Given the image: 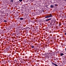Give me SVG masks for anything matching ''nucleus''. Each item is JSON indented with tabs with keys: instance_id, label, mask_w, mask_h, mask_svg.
I'll use <instances>...</instances> for the list:
<instances>
[{
	"instance_id": "nucleus-3",
	"label": "nucleus",
	"mask_w": 66,
	"mask_h": 66,
	"mask_svg": "<svg viewBox=\"0 0 66 66\" xmlns=\"http://www.w3.org/2000/svg\"><path fill=\"white\" fill-rule=\"evenodd\" d=\"M50 7L51 8H53L54 7V5H51L50 6Z\"/></svg>"
},
{
	"instance_id": "nucleus-22",
	"label": "nucleus",
	"mask_w": 66,
	"mask_h": 66,
	"mask_svg": "<svg viewBox=\"0 0 66 66\" xmlns=\"http://www.w3.org/2000/svg\"><path fill=\"white\" fill-rule=\"evenodd\" d=\"M57 23H58V22H57Z\"/></svg>"
},
{
	"instance_id": "nucleus-18",
	"label": "nucleus",
	"mask_w": 66,
	"mask_h": 66,
	"mask_svg": "<svg viewBox=\"0 0 66 66\" xmlns=\"http://www.w3.org/2000/svg\"><path fill=\"white\" fill-rule=\"evenodd\" d=\"M65 51H66V48H65Z\"/></svg>"
},
{
	"instance_id": "nucleus-8",
	"label": "nucleus",
	"mask_w": 66,
	"mask_h": 66,
	"mask_svg": "<svg viewBox=\"0 0 66 66\" xmlns=\"http://www.w3.org/2000/svg\"><path fill=\"white\" fill-rule=\"evenodd\" d=\"M11 2H14V0H11Z\"/></svg>"
},
{
	"instance_id": "nucleus-4",
	"label": "nucleus",
	"mask_w": 66,
	"mask_h": 66,
	"mask_svg": "<svg viewBox=\"0 0 66 66\" xmlns=\"http://www.w3.org/2000/svg\"><path fill=\"white\" fill-rule=\"evenodd\" d=\"M64 55V54L63 53H61L60 54L61 56H63Z\"/></svg>"
},
{
	"instance_id": "nucleus-12",
	"label": "nucleus",
	"mask_w": 66,
	"mask_h": 66,
	"mask_svg": "<svg viewBox=\"0 0 66 66\" xmlns=\"http://www.w3.org/2000/svg\"><path fill=\"white\" fill-rule=\"evenodd\" d=\"M4 22H7V21H6V20H4Z\"/></svg>"
},
{
	"instance_id": "nucleus-16",
	"label": "nucleus",
	"mask_w": 66,
	"mask_h": 66,
	"mask_svg": "<svg viewBox=\"0 0 66 66\" xmlns=\"http://www.w3.org/2000/svg\"><path fill=\"white\" fill-rule=\"evenodd\" d=\"M65 35H66V33H65Z\"/></svg>"
},
{
	"instance_id": "nucleus-15",
	"label": "nucleus",
	"mask_w": 66,
	"mask_h": 66,
	"mask_svg": "<svg viewBox=\"0 0 66 66\" xmlns=\"http://www.w3.org/2000/svg\"><path fill=\"white\" fill-rule=\"evenodd\" d=\"M54 23H55V21H54Z\"/></svg>"
},
{
	"instance_id": "nucleus-2",
	"label": "nucleus",
	"mask_w": 66,
	"mask_h": 66,
	"mask_svg": "<svg viewBox=\"0 0 66 66\" xmlns=\"http://www.w3.org/2000/svg\"><path fill=\"white\" fill-rule=\"evenodd\" d=\"M48 18H50V17H52V14H50V15H48Z\"/></svg>"
},
{
	"instance_id": "nucleus-11",
	"label": "nucleus",
	"mask_w": 66,
	"mask_h": 66,
	"mask_svg": "<svg viewBox=\"0 0 66 66\" xmlns=\"http://www.w3.org/2000/svg\"><path fill=\"white\" fill-rule=\"evenodd\" d=\"M52 64H53V65H55V64H56L54 63H52Z\"/></svg>"
},
{
	"instance_id": "nucleus-14",
	"label": "nucleus",
	"mask_w": 66,
	"mask_h": 66,
	"mask_svg": "<svg viewBox=\"0 0 66 66\" xmlns=\"http://www.w3.org/2000/svg\"><path fill=\"white\" fill-rule=\"evenodd\" d=\"M61 24H59V26H61Z\"/></svg>"
},
{
	"instance_id": "nucleus-20",
	"label": "nucleus",
	"mask_w": 66,
	"mask_h": 66,
	"mask_svg": "<svg viewBox=\"0 0 66 66\" xmlns=\"http://www.w3.org/2000/svg\"><path fill=\"white\" fill-rule=\"evenodd\" d=\"M10 56H11V54L9 55Z\"/></svg>"
},
{
	"instance_id": "nucleus-10",
	"label": "nucleus",
	"mask_w": 66,
	"mask_h": 66,
	"mask_svg": "<svg viewBox=\"0 0 66 66\" xmlns=\"http://www.w3.org/2000/svg\"><path fill=\"white\" fill-rule=\"evenodd\" d=\"M19 1L20 2H22V0H19Z\"/></svg>"
},
{
	"instance_id": "nucleus-5",
	"label": "nucleus",
	"mask_w": 66,
	"mask_h": 66,
	"mask_svg": "<svg viewBox=\"0 0 66 66\" xmlns=\"http://www.w3.org/2000/svg\"><path fill=\"white\" fill-rule=\"evenodd\" d=\"M49 18L48 17V15L45 16V18Z\"/></svg>"
},
{
	"instance_id": "nucleus-19",
	"label": "nucleus",
	"mask_w": 66,
	"mask_h": 66,
	"mask_svg": "<svg viewBox=\"0 0 66 66\" xmlns=\"http://www.w3.org/2000/svg\"><path fill=\"white\" fill-rule=\"evenodd\" d=\"M52 22H51V24H52Z\"/></svg>"
},
{
	"instance_id": "nucleus-6",
	"label": "nucleus",
	"mask_w": 66,
	"mask_h": 66,
	"mask_svg": "<svg viewBox=\"0 0 66 66\" xmlns=\"http://www.w3.org/2000/svg\"><path fill=\"white\" fill-rule=\"evenodd\" d=\"M20 20H23V18H20Z\"/></svg>"
},
{
	"instance_id": "nucleus-13",
	"label": "nucleus",
	"mask_w": 66,
	"mask_h": 66,
	"mask_svg": "<svg viewBox=\"0 0 66 66\" xmlns=\"http://www.w3.org/2000/svg\"><path fill=\"white\" fill-rule=\"evenodd\" d=\"M65 24H65V23H63V25L65 26Z\"/></svg>"
},
{
	"instance_id": "nucleus-21",
	"label": "nucleus",
	"mask_w": 66,
	"mask_h": 66,
	"mask_svg": "<svg viewBox=\"0 0 66 66\" xmlns=\"http://www.w3.org/2000/svg\"><path fill=\"white\" fill-rule=\"evenodd\" d=\"M53 25H54V23L53 24Z\"/></svg>"
},
{
	"instance_id": "nucleus-17",
	"label": "nucleus",
	"mask_w": 66,
	"mask_h": 66,
	"mask_svg": "<svg viewBox=\"0 0 66 66\" xmlns=\"http://www.w3.org/2000/svg\"><path fill=\"white\" fill-rule=\"evenodd\" d=\"M64 1H65V2L66 1V0H64Z\"/></svg>"
},
{
	"instance_id": "nucleus-9",
	"label": "nucleus",
	"mask_w": 66,
	"mask_h": 66,
	"mask_svg": "<svg viewBox=\"0 0 66 66\" xmlns=\"http://www.w3.org/2000/svg\"><path fill=\"white\" fill-rule=\"evenodd\" d=\"M55 6H58V5L57 4H55Z\"/></svg>"
},
{
	"instance_id": "nucleus-23",
	"label": "nucleus",
	"mask_w": 66,
	"mask_h": 66,
	"mask_svg": "<svg viewBox=\"0 0 66 66\" xmlns=\"http://www.w3.org/2000/svg\"><path fill=\"white\" fill-rule=\"evenodd\" d=\"M66 24V23H65Z\"/></svg>"
},
{
	"instance_id": "nucleus-1",
	"label": "nucleus",
	"mask_w": 66,
	"mask_h": 66,
	"mask_svg": "<svg viewBox=\"0 0 66 66\" xmlns=\"http://www.w3.org/2000/svg\"><path fill=\"white\" fill-rule=\"evenodd\" d=\"M51 19H52V18H49V19L46 20H45L46 21H49V20H51Z\"/></svg>"
},
{
	"instance_id": "nucleus-7",
	"label": "nucleus",
	"mask_w": 66,
	"mask_h": 66,
	"mask_svg": "<svg viewBox=\"0 0 66 66\" xmlns=\"http://www.w3.org/2000/svg\"><path fill=\"white\" fill-rule=\"evenodd\" d=\"M34 46H31V47L32 48H34Z\"/></svg>"
}]
</instances>
